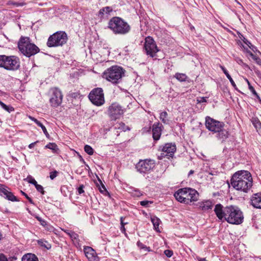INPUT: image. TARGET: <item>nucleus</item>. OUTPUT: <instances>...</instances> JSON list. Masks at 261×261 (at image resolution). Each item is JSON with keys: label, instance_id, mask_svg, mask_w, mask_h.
I'll list each match as a JSON object with an SVG mask.
<instances>
[{"label": "nucleus", "instance_id": "1", "mask_svg": "<svg viewBox=\"0 0 261 261\" xmlns=\"http://www.w3.org/2000/svg\"><path fill=\"white\" fill-rule=\"evenodd\" d=\"M214 212L220 220L223 219L232 224H240L244 220L242 212L237 206L229 205L224 207L221 204L215 205Z\"/></svg>", "mask_w": 261, "mask_h": 261}, {"label": "nucleus", "instance_id": "2", "mask_svg": "<svg viewBox=\"0 0 261 261\" xmlns=\"http://www.w3.org/2000/svg\"><path fill=\"white\" fill-rule=\"evenodd\" d=\"M230 181L234 189L245 193L250 190L253 182L251 173L246 170L236 172L232 175Z\"/></svg>", "mask_w": 261, "mask_h": 261}, {"label": "nucleus", "instance_id": "3", "mask_svg": "<svg viewBox=\"0 0 261 261\" xmlns=\"http://www.w3.org/2000/svg\"><path fill=\"white\" fill-rule=\"evenodd\" d=\"M205 125L206 128L213 134H216L218 140L224 141L228 136V132L224 128L225 124L223 122L217 121L209 116L205 117Z\"/></svg>", "mask_w": 261, "mask_h": 261}, {"label": "nucleus", "instance_id": "4", "mask_svg": "<svg viewBox=\"0 0 261 261\" xmlns=\"http://www.w3.org/2000/svg\"><path fill=\"white\" fill-rule=\"evenodd\" d=\"M176 199L180 203L190 204L196 201L199 194L196 190L190 188H184L178 190L174 194Z\"/></svg>", "mask_w": 261, "mask_h": 261}, {"label": "nucleus", "instance_id": "5", "mask_svg": "<svg viewBox=\"0 0 261 261\" xmlns=\"http://www.w3.org/2000/svg\"><path fill=\"white\" fill-rule=\"evenodd\" d=\"M108 28L114 34L125 35L130 30V27L128 23L119 17H113L109 21Z\"/></svg>", "mask_w": 261, "mask_h": 261}, {"label": "nucleus", "instance_id": "6", "mask_svg": "<svg viewBox=\"0 0 261 261\" xmlns=\"http://www.w3.org/2000/svg\"><path fill=\"white\" fill-rule=\"evenodd\" d=\"M18 47L22 54L28 57L34 55L39 51V48L34 43L31 42L28 37H21L18 42Z\"/></svg>", "mask_w": 261, "mask_h": 261}, {"label": "nucleus", "instance_id": "7", "mask_svg": "<svg viewBox=\"0 0 261 261\" xmlns=\"http://www.w3.org/2000/svg\"><path fill=\"white\" fill-rule=\"evenodd\" d=\"M124 72L122 67L118 66H113L103 73V77L113 84L120 82Z\"/></svg>", "mask_w": 261, "mask_h": 261}, {"label": "nucleus", "instance_id": "8", "mask_svg": "<svg viewBox=\"0 0 261 261\" xmlns=\"http://www.w3.org/2000/svg\"><path fill=\"white\" fill-rule=\"evenodd\" d=\"M19 59L16 56L0 55V67L7 70H15L19 68Z\"/></svg>", "mask_w": 261, "mask_h": 261}, {"label": "nucleus", "instance_id": "9", "mask_svg": "<svg viewBox=\"0 0 261 261\" xmlns=\"http://www.w3.org/2000/svg\"><path fill=\"white\" fill-rule=\"evenodd\" d=\"M67 35L65 32L58 31L48 38L47 45L50 47L63 46L67 42Z\"/></svg>", "mask_w": 261, "mask_h": 261}, {"label": "nucleus", "instance_id": "10", "mask_svg": "<svg viewBox=\"0 0 261 261\" xmlns=\"http://www.w3.org/2000/svg\"><path fill=\"white\" fill-rule=\"evenodd\" d=\"M88 97L90 101L96 106H101L105 103V97L103 90L101 88H96L89 93Z\"/></svg>", "mask_w": 261, "mask_h": 261}, {"label": "nucleus", "instance_id": "11", "mask_svg": "<svg viewBox=\"0 0 261 261\" xmlns=\"http://www.w3.org/2000/svg\"><path fill=\"white\" fill-rule=\"evenodd\" d=\"M50 98L49 102L50 106L54 108H57L62 102L63 94L61 91L57 87H54L49 90Z\"/></svg>", "mask_w": 261, "mask_h": 261}, {"label": "nucleus", "instance_id": "12", "mask_svg": "<svg viewBox=\"0 0 261 261\" xmlns=\"http://www.w3.org/2000/svg\"><path fill=\"white\" fill-rule=\"evenodd\" d=\"M125 110L118 103L114 102L108 108V115L112 120H116L121 117Z\"/></svg>", "mask_w": 261, "mask_h": 261}, {"label": "nucleus", "instance_id": "13", "mask_svg": "<svg viewBox=\"0 0 261 261\" xmlns=\"http://www.w3.org/2000/svg\"><path fill=\"white\" fill-rule=\"evenodd\" d=\"M154 167V161L147 159L140 161L136 165L137 170L141 173H148Z\"/></svg>", "mask_w": 261, "mask_h": 261}, {"label": "nucleus", "instance_id": "14", "mask_svg": "<svg viewBox=\"0 0 261 261\" xmlns=\"http://www.w3.org/2000/svg\"><path fill=\"white\" fill-rule=\"evenodd\" d=\"M144 48L146 54L151 57L155 56L159 49L153 39L150 37H147L145 39Z\"/></svg>", "mask_w": 261, "mask_h": 261}, {"label": "nucleus", "instance_id": "15", "mask_svg": "<svg viewBox=\"0 0 261 261\" xmlns=\"http://www.w3.org/2000/svg\"><path fill=\"white\" fill-rule=\"evenodd\" d=\"M176 150V145L174 143H168L165 144L161 149L160 158L166 157L169 158L172 157Z\"/></svg>", "mask_w": 261, "mask_h": 261}, {"label": "nucleus", "instance_id": "16", "mask_svg": "<svg viewBox=\"0 0 261 261\" xmlns=\"http://www.w3.org/2000/svg\"><path fill=\"white\" fill-rule=\"evenodd\" d=\"M163 129V125L160 122H155L152 126V137L154 141L160 139Z\"/></svg>", "mask_w": 261, "mask_h": 261}, {"label": "nucleus", "instance_id": "17", "mask_svg": "<svg viewBox=\"0 0 261 261\" xmlns=\"http://www.w3.org/2000/svg\"><path fill=\"white\" fill-rule=\"evenodd\" d=\"M84 252L89 261H98V257L95 251L92 247L84 246Z\"/></svg>", "mask_w": 261, "mask_h": 261}, {"label": "nucleus", "instance_id": "18", "mask_svg": "<svg viewBox=\"0 0 261 261\" xmlns=\"http://www.w3.org/2000/svg\"><path fill=\"white\" fill-rule=\"evenodd\" d=\"M252 205L256 208H261V193L253 194L251 198Z\"/></svg>", "mask_w": 261, "mask_h": 261}, {"label": "nucleus", "instance_id": "19", "mask_svg": "<svg viewBox=\"0 0 261 261\" xmlns=\"http://www.w3.org/2000/svg\"><path fill=\"white\" fill-rule=\"evenodd\" d=\"M242 47L243 48V52L246 54V56L248 58L249 57H251V58L258 64L260 65H261V59L259 58L256 57L255 55L253 54L250 50L248 49V48L245 47L244 45H242Z\"/></svg>", "mask_w": 261, "mask_h": 261}, {"label": "nucleus", "instance_id": "20", "mask_svg": "<svg viewBox=\"0 0 261 261\" xmlns=\"http://www.w3.org/2000/svg\"><path fill=\"white\" fill-rule=\"evenodd\" d=\"M199 207L202 211H207L212 209L213 207V203L210 200H206L198 203Z\"/></svg>", "mask_w": 261, "mask_h": 261}, {"label": "nucleus", "instance_id": "21", "mask_svg": "<svg viewBox=\"0 0 261 261\" xmlns=\"http://www.w3.org/2000/svg\"><path fill=\"white\" fill-rule=\"evenodd\" d=\"M243 41L244 43L246 45H244V46L245 47H246L248 49V48H250L252 51H253L254 53L257 52V51L259 53V51L257 50L256 47H255V46L252 45L251 44V43L250 41H249L247 39L244 38L243 39ZM242 45H243L242 43L241 44L240 46L242 48V51H243V48L242 47ZM243 45H244V44H243Z\"/></svg>", "mask_w": 261, "mask_h": 261}, {"label": "nucleus", "instance_id": "22", "mask_svg": "<svg viewBox=\"0 0 261 261\" xmlns=\"http://www.w3.org/2000/svg\"><path fill=\"white\" fill-rule=\"evenodd\" d=\"M29 118L31 120L33 121L38 126H39V127H40L42 128L44 134L47 137L49 136V134L47 131L46 127L42 123H41L37 119L35 118L34 117L31 116H29Z\"/></svg>", "mask_w": 261, "mask_h": 261}, {"label": "nucleus", "instance_id": "23", "mask_svg": "<svg viewBox=\"0 0 261 261\" xmlns=\"http://www.w3.org/2000/svg\"><path fill=\"white\" fill-rule=\"evenodd\" d=\"M21 261H39L37 257L34 254L27 253L23 255Z\"/></svg>", "mask_w": 261, "mask_h": 261}, {"label": "nucleus", "instance_id": "24", "mask_svg": "<svg viewBox=\"0 0 261 261\" xmlns=\"http://www.w3.org/2000/svg\"><path fill=\"white\" fill-rule=\"evenodd\" d=\"M112 11L113 9L111 7L107 6L103 7L102 9H100L98 13L99 16H100L101 17H102L106 14H110V13L112 12Z\"/></svg>", "mask_w": 261, "mask_h": 261}, {"label": "nucleus", "instance_id": "25", "mask_svg": "<svg viewBox=\"0 0 261 261\" xmlns=\"http://www.w3.org/2000/svg\"><path fill=\"white\" fill-rule=\"evenodd\" d=\"M35 218L38 221H39L40 224L45 227L47 230L50 231L53 229V227L48 225L47 222L45 220L42 219L41 217L38 216H36Z\"/></svg>", "mask_w": 261, "mask_h": 261}, {"label": "nucleus", "instance_id": "26", "mask_svg": "<svg viewBox=\"0 0 261 261\" xmlns=\"http://www.w3.org/2000/svg\"><path fill=\"white\" fill-rule=\"evenodd\" d=\"M151 221L153 225L154 229L156 231L160 232L159 226L160 223V220L158 217L153 216L151 218Z\"/></svg>", "mask_w": 261, "mask_h": 261}, {"label": "nucleus", "instance_id": "27", "mask_svg": "<svg viewBox=\"0 0 261 261\" xmlns=\"http://www.w3.org/2000/svg\"><path fill=\"white\" fill-rule=\"evenodd\" d=\"M252 123L257 132H261V122L257 118H252Z\"/></svg>", "mask_w": 261, "mask_h": 261}, {"label": "nucleus", "instance_id": "28", "mask_svg": "<svg viewBox=\"0 0 261 261\" xmlns=\"http://www.w3.org/2000/svg\"><path fill=\"white\" fill-rule=\"evenodd\" d=\"M168 117V113L164 111L160 113V119L162 121L163 123L164 124H167L168 123V119H167Z\"/></svg>", "mask_w": 261, "mask_h": 261}, {"label": "nucleus", "instance_id": "29", "mask_svg": "<svg viewBox=\"0 0 261 261\" xmlns=\"http://www.w3.org/2000/svg\"><path fill=\"white\" fill-rule=\"evenodd\" d=\"M9 191H8L7 189V187L4 185L0 184V195L5 198L6 197L7 195H8V193H9Z\"/></svg>", "mask_w": 261, "mask_h": 261}, {"label": "nucleus", "instance_id": "30", "mask_svg": "<svg viewBox=\"0 0 261 261\" xmlns=\"http://www.w3.org/2000/svg\"><path fill=\"white\" fill-rule=\"evenodd\" d=\"M174 76L180 82H185L187 79V76L184 73H176Z\"/></svg>", "mask_w": 261, "mask_h": 261}, {"label": "nucleus", "instance_id": "31", "mask_svg": "<svg viewBox=\"0 0 261 261\" xmlns=\"http://www.w3.org/2000/svg\"><path fill=\"white\" fill-rule=\"evenodd\" d=\"M38 243L39 245L46 248L47 249H49L51 248V245L47 241L44 240H38Z\"/></svg>", "mask_w": 261, "mask_h": 261}, {"label": "nucleus", "instance_id": "32", "mask_svg": "<svg viewBox=\"0 0 261 261\" xmlns=\"http://www.w3.org/2000/svg\"><path fill=\"white\" fill-rule=\"evenodd\" d=\"M0 106L6 111L10 113L14 111V109L11 106H7L4 102L0 100Z\"/></svg>", "mask_w": 261, "mask_h": 261}, {"label": "nucleus", "instance_id": "33", "mask_svg": "<svg viewBox=\"0 0 261 261\" xmlns=\"http://www.w3.org/2000/svg\"><path fill=\"white\" fill-rule=\"evenodd\" d=\"M69 237L74 243H79V235L77 233L72 231V232H70Z\"/></svg>", "mask_w": 261, "mask_h": 261}, {"label": "nucleus", "instance_id": "34", "mask_svg": "<svg viewBox=\"0 0 261 261\" xmlns=\"http://www.w3.org/2000/svg\"><path fill=\"white\" fill-rule=\"evenodd\" d=\"M45 147L52 150L56 152L58 150L57 145L54 143H49L45 146Z\"/></svg>", "mask_w": 261, "mask_h": 261}, {"label": "nucleus", "instance_id": "35", "mask_svg": "<svg viewBox=\"0 0 261 261\" xmlns=\"http://www.w3.org/2000/svg\"><path fill=\"white\" fill-rule=\"evenodd\" d=\"M8 194L7 195V196L5 198L6 199L13 202L18 201L16 197L10 191Z\"/></svg>", "mask_w": 261, "mask_h": 261}, {"label": "nucleus", "instance_id": "36", "mask_svg": "<svg viewBox=\"0 0 261 261\" xmlns=\"http://www.w3.org/2000/svg\"><path fill=\"white\" fill-rule=\"evenodd\" d=\"M84 150L89 155H92L94 153L93 149L89 145H86L85 146Z\"/></svg>", "mask_w": 261, "mask_h": 261}, {"label": "nucleus", "instance_id": "37", "mask_svg": "<svg viewBox=\"0 0 261 261\" xmlns=\"http://www.w3.org/2000/svg\"><path fill=\"white\" fill-rule=\"evenodd\" d=\"M137 245L138 247H139L141 249H143L145 251H150L149 248L147 247L146 245H144L140 241L137 242Z\"/></svg>", "mask_w": 261, "mask_h": 261}, {"label": "nucleus", "instance_id": "38", "mask_svg": "<svg viewBox=\"0 0 261 261\" xmlns=\"http://www.w3.org/2000/svg\"><path fill=\"white\" fill-rule=\"evenodd\" d=\"M249 89L251 91L252 93L258 99L261 101V99L260 98L259 96L258 95L254 88L251 85H249V87H248Z\"/></svg>", "mask_w": 261, "mask_h": 261}, {"label": "nucleus", "instance_id": "39", "mask_svg": "<svg viewBox=\"0 0 261 261\" xmlns=\"http://www.w3.org/2000/svg\"><path fill=\"white\" fill-rule=\"evenodd\" d=\"M26 180L29 183L32 184L34 186H35L37 184L36 180L31 176H28L27 178H26Z\"/></svg>", "mask_w": 261, "mask_h": 261}, {"label": "nucleus", "instance_id": "40", "mask_svg": "<svg viewBox=\"0 0 261 261\" xmlns=\"http://www.w3.org/2000/svg\"><path fill=\"white\" fill-rule=\"evenodd\" d=\"M226 76V77H227V79L229 80V82H230L231 85L232 86V87L236 89V90H237V86L234 83V82L233 81V80H232V79L231 78V76L230 75V74H229V73H228V74L227 75H225Z\"/></svg>", "mask_w": 261, "mask_h": 261}, {"label": "nucleus", "instance_id": "41", "mask_svg": "<svg viewBox=\"0 0 261 261\" xmlns=\"http://www.w3.org/2000/svg\"><path fill=\"white\" fill-rule=\"evenodd\" d=\"M35 186L38 192L41 193L42 194H44V191L43 190V188L41 185L37 184Z\"/></svg>", "mask_w": 261, "mask_h": 261}, {"label": "nucleus", "instance_id": "42", "mask_svg": "<svg viewBox=\"0 0 261 261\" xmlns=\"http://www.w3.org/2000/svg\"><path fill=\"white\" fill-rule=\"evenodd\" d=\"M152 203H153L152 201H148V200H143V201H140V204L142 206H146V207L148 206L149 204H151Z\"/></svg>", "mask_w": 261, "mask_h": 261}, {"label": "nucleus", "instance_id": "43", "mask_svg": "<svg viewBox=\"0 0 261 261\" xmlns=\"http://www.w3.org/2000/svg\"><path fill=\"white\" fill-rule=\"evenodd\" d=\"M206 97H200L197 98V103L206 102L207 100Z\"/></svg>", "mask_w": 261, "mask_h": 261}, {"label": "nucleus", "instance_id": "44", "mask_svg": "<svg viewBox=\"0 0 261 261\" xmlns=\"http://www.w3.org/2000/svg\"><path fill=\"white\" fill-rule=\"evenodd\" d=\"M58 172L57 171H54L53 172H51L50 173L49 177L51 179H54L55 178H56L58 175Z\"/></svg>", "mask_w": 261, "mask_h": 261}, {"label": "nucleus", "instance_id": "45", "mask_svg": "<svg viewBox=\"0 0 261 261\" xmlns=\"http://www.w3.org/2000/svg\"><path fill=\"white\" fill-rule=\"evenodd\" d=\"M164 254L168 257H170L173 255V251L170 250H166L164 251Z\"/></svg>", "mask_w": 261, "mask_h": 261}, {"label": "nucleus", "instance_id": "46", "mask_svg": "<svg viewBox=\"0 0 261 261\" xmlns=\"http://www.w3.org/2000/svg\"><path fill=\"white\" fill-rule=\"evenodd\" d=\"M236 60L239 64L242 65V66L246 67L248 66L246 64H245V63L243 62V61L242 59H241L240 58H237Z\"/></svg>", "mask_w": 261, "mask_h": 261}, {"label": "nucleus", "instance_id": "47", "mask_svg": "<svg viewBox=\"0 0 261 261\" xmlns=\"http://www.w3.org/2000/svg\"><path fill=\"white\" fill-rule=\"evenodd\" d=\"M84 186L83 185H81L79 186V187L77 188V192L79 194H82L84 193Z\"/></svg>", "mask_w": 261, "mask_h": 261}, {"label": "nucleus", "instance_id": "48", "mask_svg": "<svg viewBox=\"0 0 261 261\" xmlns=\"http://www.w3.org/2000/svg\"><path fill=\"white\" fill-rule=\"evenodd\" d=\"M99 181L101 184V186L99 187V191L101 193H103L104 192L107 191L106 189L105 186L103 184H102L101 181L100 180H99Z\"/></svg>", "mask_w": 261, "mask_h": 261}, {"label": "nucleus", "instance_id": "49", "mask_svg": "<svg viewBox=\"0 0 261 261\" xmlns=\"http://www.w3.org/2000/svg\"><path fill=\"white\" fill-rule=\"evenodd\" d=\"M21 193L23 195H24L25 197V198L29 200V201L31 204H34L32 199L30 197H29L28 195L26 193H25L24 192H23L22 191H21Z\"/></svg>", "mask_w": 261, "mask_h": 261}, {"label": "nucleus", "instance_id": "50", "mask_svg": "<svg viewBox=\"0 0 261 261\" xmlns=\"http://www.w3.org/2000/svg\"><path fill=\"white\" fill-rule=\"evenodd\" d=\"M0 261H8V260L5 255L0 254Z\"/></svg>", "mask_w": 261, "mask_h": 261}, {"label": "nucleus", "instance_id": "51", "mask_svg": "<svg viewBox=\"0 0 261 261\" xmlns=\"http://www.w3.org/2000/svg\"><path fill=\"white\" fill-rule=\"evenodd\" d=\"M221 69L223 71V73L225 74V75H227L228 73V72L227 70L225 69V68L222 66H220Z\"/></svg>", "mask_w": 261, "mask_h": 261}, {"label": "nucleus", "instance_id": "52", "mask_svg": "<svg viewBox=\"0 0 261 261\" xmlns=\"http://www.w3.org/2000/svg\"><path fill=\"white\" fill-rule=\"evenodd\" d=\"M120 230L124 234H125V235L126 234V229H125V228L124 227V226H122L121 225V227H120Z\"/></svg>", "mask_w": 261, "mask_h": 261}, {"label": "nucleus", "instance_id": "53", "mask_svg": "<svg viewBox=\"0 0 261 261\" xmlns=\"http://www.w3.org/2000/svg\"><path fill=\"white\" fill-rule=\"evenodd\" d=\"M120 223H121V225L125 226V225L127 224L128 223L127 222H124L123 221V217H121V218H120Z\"/></svg>", "mask_w": 261, "mask_h": 261}, {"label": "nucleus", "instance_id": "54", "mask_svg": "<svg viewBox=\"0 0 261 261\" xmlns=\"http://www.w3.org/2000/svg\"><path fill=\"white\" fill-rule=\"evenodd\" d=\"M25 5L24 3H16V7H22Z\"/></svg>", "mask_w": 261, "mask_h": 261}, {"label": "nucleus", "instance_id": "55", "mask_svg": "<svg viewBox=\"0 0 261 261\" xmlns=\"http://www.w3.org/2000/svg\"><path fill=\"white\" fill-rule=\"evenodd\" d=\"M62 230L64 231L65 233H66L69 236L70 232H72V231H69V230H68L66 229H62Z\"/></svg>", "mask_w": 261, "mask_h": 261}, {"label": "nucleus", "instance_id": "56", "mask_svg": "<svg viewBox=\"0 0 261 261\" xmlns=\"http://www.w3.org/2000/svg\"><path fill=\"white\" fill-rule=\"evenodd\" d=\"M36 143V142L31 143L29 145V148L30 149L32 148L34 146V145H35Z\"/></svg>", "mask_w": 261, "mask_h": 261}, {"label": "nucleus", "instance_id": "57", "mask_svg": "<svg viewBox=\"0 0 261 261\" xmlns=\"http://www.w3.org/2000/svg\"><path fill=\"white\" fill-rule=\"evenodd\" d=\"M119 125H120L121 127H122V129L123 130H125V129L123 128V127L125 126L124 124L123 123H120L119 124Z\"/></svg>", "mask_w": 261, "mask_h": 261}, {"label": "nucleus", "instance_id": "58", "mask_svg": "<svg viewBox=\"0 0 261 261\" xmlns=\"http://www.w3.org/2000/svg\"><path fill=\"white\" fill-rule=\"evenodd\" d=\"M193 173H194V171L191 170L189 171L188 175L190 176V175H192V174H193Z\"/></svg>", "mask_w": 261, "mask_h": 261}, {"label": "nucleus", "instance_id": "59", "mask_svg": "<svg viewBox=\"0 0 261 261\" xmlns=\"http://www.w3.org/2000/svg\"><path fill=\"white\" fill-rule=\"evenodd\" d=\"M198 260L199 261H207V260H206L205 258H199L198 259Z\"/></svg>", "mask_w": 261, "mask_h": 261}, {"label": "nucleus", "instance_id": "60", "mask_svg": "<svg viewBox=\"0 0 261 261\" xmlns=\"http://www.w3.org/2000/svg\"><path fill=\"white\" fill-rule=\"evenodd\" d=\"M150 129H151V127H149L148 128V129H146V128H144V129H143V131H144V132H145V131H146H146H150Z\"/></svg>", "mask_w": 261, "mask_h": 261}, {"label": "nucleus", "instance_id": "61", "mask_svg": "<svg viewBox=\"0 0 261 261\" xmlns=\"http://www.w3.org/2000/svg\"><path fill=\"white\" fill-rule=\"evenodd\" d=\"M245 80L247 82V84L248 85V87H249V85H251V84H250V83H249V82L248 81V80L247 79H246Z\"/></svg>", "mask_w": 261, "mask_h": 261}, {"label": "nucleus", "instance_id": "62", "mask_svg": "<svg viewBox=\"0 0 261 261\" xmlns=\"http://www.w3.org/2000/svg\"><path fill=\"white\" fill-rule=\"evenodd\" d=\"M16 3H17V2H11L10 4L13 5L15 6H16Z\"/></svg>", "mask_w": 261, "mask_h": 261}, {"label": "nucleus", "instance_id": "63", "mask_svg": "<svg viewBox=\"0 0 261 261\" xmlns=\"http://www.w3.org/2000/svg\"><path fill=\"white\" fill-rule=\"evenodd\" d=\"M209 174H211V175H215V173H213V172H209Z\"/></svg>", "mask_w": 261, "mask_h": 261}, {"label": "nucleus", "instance_id": "64", "mask_svg": "<svg viewBox=\"0 0 261 261\" xmlns=\"http://www.w3.org/2000/svg\"><path fill=\"white\" fill-rule=\"evenodd\" d=\"M2 234L1 233V232H0V240L2 239Z\"/></svg>", "mask_w": 261, "mask_h": 261}]
</instances>
